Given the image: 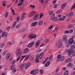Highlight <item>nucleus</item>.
<instances>
[{
    "label": "nucleus",
    "mask_w": 75,
    "mask_h": 75,
    "mask_svg": "<svg viewBox=\"0 0 75 75\" xmlns=\"http://www.w3.org/2000/svg\"><path fill=\"white\" fill-rule=\"evenodd\" d=\"M65 59V57L64 56L61 57V56L60 55H59L57 56V62L59 61H62L64 60Z\"/></svg>",
    "instance_id": "1"
},
{
    "label": "nucleus",
    "mask_w": 75,
    "mask_h": 75,
    "mask_svg": "<svg viewBox=\"0 0 75 75\" xmlns=\"http://www.w3.org/2000/svg\"><path fill=\"white\" fill-rule=\"evenodd\" d=\"M16 55L17 57H20L21 55V49H18Z\"/></svg>",
    "instance_id": "2"
},
{
    "label": "nucleus",
    "mask_w": 75,
    "mask_h": 75,
    "mask_svg": "<svg viewBox=\"0 0 75 75\" xmlns=\"http://www.w3.org/2000/svg\"><path fill=\"white\" fill-rule=\"evenodd\" d=\"M28 37V38H30V39L35 38H36V35H34L33 34H31L29 35Z\"/></svg>",
    "instance_id": "3"
},
{
    "label": "nucleus",
    "mask_w": 75,
    "mask_h": 75,
    "mask_svg": "<svg viewBox=\"0 0 75 75\" xmlns=\"http://www.w3.org/2000/svg\"><path fill=\"white\" fill-rule=\"evenodd\" d=\"M56 46H59V47L60 48V47H61L62 46V42H57L56 43Z\"/></svg>",
    "instance_id": "4"
},
{
    "label": "nucleus",
    "mask_w": 75,
    "mask_h": 75,
    "mask_svg": "<svg viewBox=\"0 0 75 75\" xmlns=\"http://www.w3.org/2000/svg\"><path fill=\"white\" fill-rule=\"evenodd\" d=\"M74 42V38H71L69 39V42L70 44H72Z\"/></svg>",
    "instance_id": "5"
},
{
    "label": "nucleus",
    "mask_w": 75,
    "mask_h": 75,
    "mask_svg": "<svg viewBox=\"0 0 75 75\" xmlns=\"http://www.w3.org/2000/svg\"><path fill=\"white\" fill-rule=\"evenodd\" d=\"M15 64H13L11 67V70H12V72H16V69H15Z\"/></svg>",
    "instance_id": "6"
},
{
    "label": "nucleus",
    "mask_w": 75,
    "mask_h": 75,
    "mask_svg": "<svg viewBox=\"0 0 75 75\" xmlns=\"http://www.w3.org/2000/svg\"><path fill=\"white\" fill-rule=\"evenodd\" d=\"M34 44V42H32L31 43H29L28 45V47L29 48H31L33 45Z\"/></svg>",
    "instance_id": "7"
},
{
    "label": "nucleus",
    "mask_w": 75,
    "mask_h": 75,
    "mask_svg": "<svg viewBox=\"0 0 75 75\" xmlns=\"http://www.w3.org/2000/svg\"><path fill=\"white\" fill-rule=\"evenodd\" d=\"M26 14L27 13H24L21 14L22 16L21 18V20H24V18L25 17V16L26 15Z\"/></svg>",
    "instance_id": "8"
},
{
    "label": "nucleus",
    "mask_w": 75,
    "mask_h": 75,
    "mask_svg": "<svg viewBox=\"0 0 75 75\" xmlns=\"http://www.w3.org/2000/svg\"><path fill=\"white\" fill-rule=\"evenodd\" d=\"M38 14H35L33 17V20L34 21H36V20L38 19Z\"/></svg>",
    "instance_id": "9"
},
{
    "label": "nucleus",
    "mask_w": 75,
    "mask_h": 75,
    "mask_svg": "<svg viewBox=\"0 0 75 75\" xmlns=\"http://www.w3.org/2000/svg\"><path fill=\"white\" fill-rule=\"evenodd\" d=\"M37 24H38V22H37V21L34 22L31 24V27H34V26H35Z\"/></svg>",
    "instance_id": "10"
},
{
    "label": "nucleus",
    "mask_w": 75,
    "mask_h": 75,
    "mask_svg": "<svg viewBox=\"0 0 75 75\" xmlns=\"http://www.w3.org/2000/svg\"><path fill=\"white\" fill-rule=\"evenodd\" d=\"M65 16H64L62 17V18H60L58 20V21H64L65 19Z\"/></svg>",
    "instance_id": "11"
},
{
    "label": "nucleus",
    "mask_w": 75,
    "mask_h": 75,
    "mask_svg": "<svg viewBox=\"0 0 75 75\" xmlns=\"http://www.w3.org/2000/svg\"><path fill=\"white\" fill-rule=\"evenodd\" d=\"M35 14V11H33L30 13L29 16L31 17H33V16Z\"/></svg>",
    "instance_id": "12"
},
{
    "label": "nucleus",
    "mask_w": 75,
    "mask_h": 75,
    "mask_svg": "<svg viewBox=\"0 0 75 75\" xmlns=\"http://www.w3.org/2000/svg\"><path fill=\"white\" fill-rule=\"evenodd\" d=\"M50 62L49 61H47L45 65V67H47L50 65Z\"/></svg>",
    "instance_id": "13"
},
{
    "label": "nucleus",
    "mask_w": 75,
    "mask_h": 75,
    "mask_svg": "<svg viewBox=\"0 0 75 75\" xmlns=\"http://www.w3.org/2000/svg\"><path fill=\"white\" fill-rule=\"evenodd\" d=\"M43 55H44V53L42 52L41 53L40 55L38 56V58L39 57L40 59H41V58H42V57Z\"/></svg>",
    "instance_id": "14"
},
{
    "label": "nucleus",
    "mask_w": 75,
    "mask_h": 75,
    "mask_svg": "<svg viewBox=\"0 0 75 75\" xmlns=\"http://www.w3.org/2000/svg\"><path fill=\"white\" fill-rule=\"evenodd\" d=\"M63 41H66L67 40V38L66 36H64L63 37Z\"/></svg>",
    "instance_id": "15"
},
{
    "label": "nucleus",
    "mask_w": 75,
    "mask_h": 75,
    "mask_svg": "<svg viewBox=\"0 0 75 75\" xmlns=\"http://www.w3.org/2000/svg\"><path fill=\"white\" fill-rule=\"evenodd\" d=\"M36 59H35L36 62H39V59L38 58V55L37 54L36 56Z\"/></svg>",
    "instance_id": "16"
},
{
    "label": "nucleus",
    "mask_w": 75,
    "mask_h": 75,
    "mask_svg": "<svg viewBox=\"0 0 75 75\" xmlns=\"http://www.w3.org/2000/svg\"><path fill=\"white\" fill-rule=\"evenodd\" d=\"M25 65H26V63H23V64H21L20 67V68H24V67H25Z\"/></svg>",
    "instance_id": "17"
},
{
    "label": "nucleus",
    "mask_w": 75,
    "mask_h": 75,
    "mask_svg": "<svg viewBox=\"0 0 75 75\" xmlns=\"http://www.w3.org/2000/svg\"><path fill=\"white\" fill-rule=\"evenodd\" d=\"M74 14V13L72 12H70L68 15L67 16L69 17H71V16H72Z\"/></svg>",
    "instance_id": "18"
},
{
    "label": "nucleus",
    "mask_w": 75,
    "mask_h": 75,
    "mask_svg": "<svg viewBox=\"0 0 75 75\" xmlns=\"http://www.w3.org/2000/svg\"><path fill=\"white\" fill-rule=\"evenodd\" d=\"M40 40H38L37 42L35 43V45H37V46H38L39 45H40Z\"/></svg>",
    "instance_id": "19"
},
{
    "label": "nucleus",
    "mask_w": 75,
    "mask_h": 75,
    "mask_svg": "<svg viewBox=\"0 0 75 75\" xmlns=\"http://www.w3.org/2000/svg\"><path fill=\"white\" fill-rule=\"evenodd\" d=\"M16 24H17V21H16L14 22V23L13 24V25H12V26L11 27V28H14L15 27V26L16 25Z\"/></svg>",
    "instance_id": "20"
},
{
    "label": "nucleus",
    "mask_w": 75,
    "mask_h": 75,
    "mask_svg": "<svg viewBox=\"0 0 75 75\" xmlns=\"http://www.w3.org/2000/svg\"><path fill=\"white\" fill-rule=\"evenodd\" d=\"M31 65V63H28L27 64H26L25 67V69H27V68H28L29 66H30Z\"/></svg>",
    "instance_id": "21"
},
{
    "label": "nucleus",
    "mask_w": 75,
    "mask_h": 75,
    "mask_svg": "<svg viewBox=\"0 0 75 75\" xmlns=\"http://www.w3.org/2000/svg\"><path fill=\"white\" fill-rule=\"evenodd\" d=\"M72 53V50H71V49H69V53H68V55L69 56L71 55V54Z\"/></svg>",
    "instance_id": "22"
},
{
    "label": "nucleus",
    "mask_w": 75,
    "mask_h": 75,
    "mask_svg": "<svg viewBox=\"0 0 75 75\" xmlns=\"http://www.w3.org/2000/svg\"><path fill=\"white\" fill-rule=\"evenodd\" d=\"M28 48H26L25 49L24 51V54H25V53H27L28 52Z\"/></svg>",
    "instance_id": "23"
},
{
    "label": "nucleus",
    "mask_w": 75,
    "mask_h": 75,
    "mask_svg": "<svg viewBox=\"0 0 75 75\" xmlns=\"http://www.w3.org/2000/svg\"><path fill=\"white\" fill-rule=\"evenodd\" d=\"M67 5V4L65 3L64 4L62 5L61 6V8L62 9H64V8H65V6Z\"/></svg>",
    "instance_id": "24"
},
{
    "label": "nucleus",
    "mask_w": 75,
    "mask_h": 75,
    "mask_svg": "<svg viewBox=\"0 0 75 75\" xmlns=\"http://www.w3.org/2000/svg\"><path fill=\"white\" fill-rule=\"evenodd\" d=\"M65 46L66 47H68L70 46V43H66L65 44Z\"/></svg>",
    "instance_id": "25"
},
{
    "label": "nucleus",
    "mask_w": 75,
    "mask_h": 75,
    "mask_svg": "<svg viewBox=\"0 0 75 75\" xmlns=\"http://www.w3.org/2000/svg\"><path fill=\"white\" fill-rule=\"evenodd\" d=\"M21 27V24L20 23L18 24L16 26V28H20Z\"/></svg>",
    "instance_id": "26"
},
{
    "label": "nucleus",
    "mask_w": 75,
    "mask_h": 75,
    "mask_svg": "<svg viewBox=\"0 0 75 75\" xmlns=\"http://www.w3.org/2000/svg\"><path fill=\"white\" fill-rule=\"evenodd\" d=\"M71 58L67 59L65 61V62H66V63L69 62L71 61Z\"/></svg>",
    "instance_id": "27"
},
{
    "label": "nucleus",
    "mask_w": 75,
    "mask_h": 75,
    "mask_svg": "<svg viewBox=\"0 0 75 75\" xmlns=\"http://www.w3.org/2000/svg\"><path fill=\"white\" fill-rule=\"evenodd\" d=\"M4 35L6 37H7V35H6V33H5V32H4V33H2L1 34L2 37H4Z\"/></svg>",
    "instance_id": "28"
},
{
    "label": "nucleus",
    "mask_w": 75,
    "mask_h": 75,
    "mask_svg": "<svg viewBox=\"0 0 75 75\" xmlns=\"http://www.w3.org/2000/svg\"><path fill=\"white\" fill-rule=\"evenodd\" d=\"M38 71V70H35L33 71V74L35 75V74H37V72Z\"/></svg>",
    "instance_id": "29"
},
{
    "label": "nucleus",
    "mask_w": 75,
    "mask_h": 75,
    "mask_svg": "<svg viewBox=\"0 0 75 75\" xmlns=\"http://www.w3.org/2000/svg\"><path fill=\"white\" fill-rule=\"evenodd\" d=\"M42 24H43V21H40L38 23V24L39 25H42Z\"/></svg>",
    "instance_id": "30"
},
{
    "label": "nucleus",
    "mask_w": 75,
    "mask_h": 75,
    "mask_svg": "<svg viewBox=\"0 0 75 75\" xmlns=\"http://www.w3.org/2000/svg\"><path fill=\"white\" fill-rule=\"evenodd\" d=\"M68 71L67 70L64 73V75H68L69 74Z\"/></svg>",
    "instance_id": "31"
},
{
    "label": "nucleus",
    "mask_w": 75,
    "mask_h": 75,
    "mask_svg": "<svg viewBox=\"0 0 75 75\" xmlns=\"http://www.w3.org/2000/svg\"><path fill=\"white\" fill-rule=\"evenodd\" d=\"M48 57H47L45 60L42 62L43 64H44L47 62V60H48Z\"/></svg>",
    "instance_id": "32"
},
{
    "label": "nucleus",
    "mask_w": 75,
    "mask_h": 75,
    "mask_svg": "<svg viewBox=\"0 0 75 75\" xmlns=\"http://www.w3.org/2000/svg\"><path fill=\"white\" fill-rule=\"evenodd\" d=\"M7 56H8V57H6V59H8L9 58H10V54H7Z\"/></svg>",
    "instance_id": "33"
},
{
    "label": "nucleus",
    "mask_w": 75,
    "mask_h": 75,
    "mask_svg": "<svg viewBox=\"0 0 75 75\" xmlns=\"http://www.w3.org/2000/svg\"><path fill=\"white\" fill-rule=\"evenodd\" d=\"M49 13V15H51L52 13H53V11H48Z\"/></svg>",
    "instance_id": "34"
},
{
    "label": "nucleus",
    "mask_w": 75,
    "mask_h": 75,
    "mask_svg": "<svg viewBox=\"0 0 75 75\" xmlns=\"http://www.w3.org/2000/svg\"><path fill=\"white\" fill-rule=\"evenodd\" d=\"M72 65V63H69L67 64V66L68 67H71Z\"/></svg>",
    "instance_id": "35"
},
{
    "label": "nucleus",
    "mask_w": 75,
    "mask_h": 75,
    "mask_svg": "<svg viewBox=\"0 0 75 75\" xmlns=\"http://www.w3.org/2000/svg\"><path fill=\"white\" fill-rule=\"evenodd\" d=\"M69 49H67L65 50L64 52L65 53H68L69 52Z\"/></svg>",
    "instance_id": "36"
},
{
    "label": "nucleus",
    "mask_w": 75,
    "mask_h": 75,
    "mask_svg": "<svg viewBox=\"0 0 75 75\" xmlns=\"http://www.w3.org/2000/svg\"><path fill=\"white\" fill-rule=\"evenodd\" d=\"M71 49H74L75 48V45H73L71 46Z\"/></svg>",
    "instance_id": "37"
},
{
    "label": "nucleus",
    "mask_w": 75,
    "mask_h": 75,
    "mask_svg": "<svg viewBox=\"0 0 75 75\" xmlns=\"http://www.w3.org/2000/svg\"><path fill=\"white\" fill-rule=\"evenodd\" d=\"M72 27V25H69L68 27V29H70Z\"/></svg>",
    "instance_id": "38"
},
{
    "label": "nucleus",
    "mask_w": 75,
    "mask_h": 75,
    "mask_svg": "<svg viewBox=\"0 0 75 75\" xmlns=\"http://www.w3.org/2000/svg\"><path fill=\"white\" fill-rule=\"evenodd\" d=\"M30 7H31L32 8H35V5H32L31 4H30Z\"/></svg>",
    "instance_id": "39"
},
{
    "label": "nucleus",
    "mask_w": 75,
    "mask_h": 75,
    "mask_svg": "<svg viewBox=\"0 0 75 75\" xmlns=\"http://www.w3.org/2000/svg\"><path fill=\"white\" fill-rule=\"evenodd\" d=\"M40 2L41 3V4H42L43 2L44 1V0H39Z\"/></svg>",
    "instance_id": "40"
},
{
    "label": "nucleus",
    "mask_w": 75,
    "mask_h": 75,
    "mask_svg": "<svg viewBox=\"0 0 75 75\" xmlns=\"http://www.w3.org/2000/svg\"><path fill=\"white\" fill-rule=\"evenodd\" d=\"M61 11L58 10L56 12V13L57 14H59L61 13Z\"/></svg>",
    "instance_id": "41"
},
{
    "label": "nucleus",
    "mask_w": 75,
    "mask_h": 75,
    "mask_svg": "<svg viewBox=\"0 0 75 75\" xmlns=\"http://www.w3.org/2000/svg\"><path fill=\"white\" fill-rule=\"evenodd\" d=\"M59 70V67L57 68L56 71V72H58Z\"/></svg>",
    "instance_id": "42"
},
{
    "label": "nucleus",
    "mask_w": 75,
    "mask_h": 75,
    "mask_svg": "<svg viewBox=\"0 0 75 75\" xmlns=\"http://www.w3.org/2000/svg\"><path fill=\"white\" fill-rule=\"evenodd\" d=\"M43 16V14L42 13H40V19H41V17H42Z\"/></svg>",
    "instance_id": "43"
},
{
    "label": "nucleus",
    "mask_w": 75,
    "mask_h": 75,
    "mask_svg": "<svg viewBox=\"0 0 75 75\" xmlns=\"http://www.w3.org/2000/svg\"><path fill=\"white\" fill-rule=\"evenodd\" d=\"M23 4V3L20 2L18 4V5L19 6H21V5H22Z\"/></svg>",
    "instance_id": "44"
},
{
    "label": "nucleus",
    "mask_w": 75,
    "mask_h": 75,
    "mask_svg": "<svg viewBox=\"0 0 75 75\" xmlns=\"http://www.w3.org/2000/svg\"><path fill=\"white\" fill-rule=\"evenodd\" d=\"M71 52H72V54H73V53H74V52H75V50H73L72 49H71Z\"/></svg>",
    "instance_id": "45"
},
{
    "label": "nucleus",
    "mask_w": 75,
    "mask_h": 75,
    "mask_svg": "<svg viewBox=\"0 0 75 75\" xmlns=\"http://www.w3.org/2000/svg\"><path fill=\"white\" fill-rule=\"evenodd\" d=\"M1 48H2V47H4V44H3L2 43H1Z\"/></svg>",
    "instance_id": "46"
},
{
    "label": "nucleus",
    "mask_w": 75,
    "mask_h": 75,
    "mask_svg": "<svg viewBox=\"0 0 75 75\" xmlns=\"http://www.w3.org/2000/svg\"><path fill=\"white\" fill-rule=\"evenodd\" d=\"M69 33V31L68 30H66L64 32V33L65 34H67V33Z\"/></svg>",
    "instance_id": "47"
},
{
    "label": "nucleus",
    "mask_w": 75,
    "mask_h": 75,
    "mask_svg": "<svg viewBox=\"0 0 75 75\" xmlns=\"http://www.w3.org/2000/svg\"><path fill=\"white\" fill-rule=\"evenodd\" d=\"M49 39H46L45 41V42L47 43V42L49 41Z\"/></svg>",
    "instance_id": "48"
},
{
    "label": "nucleus",
    "mask_w": 75,
    "mask_h": 75,
    "mask_svg": "<svg viewBox=\"0 0 75 75\" xmlns=\"http://www.w3.org/2000/svg\"><path fill=\"white\" fill-rule=\"evenodd\" d=\"M69 31V33H72L73 32V30H70Z\"/></svg>",
    "instance_id": "49"
},
{
    "label": "nucleus",
    "mask_w": 75,
    "mask_h": 75,
    "mask_svg": "<svg viewBox=\"0 0 75 75\" xmlns=\"http://www.w3.org/2000/svg\"><path fill=\"white\" fill-rule=\"evenodd\" d=\"M28 58H29V56H27L25 58V60H27L28 59Z\"/></svg>",
    "instance_id": "50"
},
{
    "label": "nucleus",
    "mask_w": 75,
    "mask_h": 75,
    "mask_svg": "<svg viewBox=\"0 0 75 75\" xmlns=\"http://www.w3.org/2000/svg\"><path fill=\"white\" fill-rule=\"evenodd\" d=\"M57 20H58V18L55 17L54 20V21H57Z\"/></svg>",
    "instance_id": "51"
},
{
    "label": "nucleus",
    "mask_w": 75,
    "mask_h": 75,
    "mask_svg": "<svg viewBox=\"0 0 75 75\" xmlns=\"http://www.w3.org/2000/svg\"><path fill=\"white\" fill-rule=\"evenodd\" d=\"M54 18H55L54 17H53L52 16H51V20H54Z\"/></svg>",
    "instance_id": "52"
},
{
    "label": "nucleus",
    "mask_w": 75,
    "mask_h": 75,
    "mask_svg": "<svg viewBox=\"0 0 75 75\" xmlns=\"http://www.w3.org/2000/svg\"><path fill=\"white\" fill-rule=\"evenodd\" d=\"M11 11H12V12L13 13V14H15V12H14V10L13 9H12Z\"/></svg>",
    "instance_id": "53"
},
{
    "label": "nucleus",
    "mask_w": 75,
    "mask_h": 75,
    "mask_svg": "<svg viewBox=\"0 0 75 75\" xmlns=\"http://www.w3.org/2000/svg\"><path fill=\"white\" fill-rule=\"evenodd\" d=\"M62 68L63 70H64V71H65V70H66V69H67V68L65 67H62Z\"/></svg>",
    "instance_id": "54"
},
{
    "label": "nucleus",
    "mask_w": 75,
    "mask_h": 75,
    "mask_svg": "<svg viewBox=\"0 0 75 75\" xmlns=\"http://www.w3.org/2000/svg\"><path fill=\"white\" fill-rule=\"evenodd\" d=\"M20 17H18L17 18V20L18 21L19 20H20Z\"/></svg>",
    "instance_id": "55"
},
{
    "label": "nucleus",
    "mask_w": 75,
    "mask_h": 75,
    "mask_svg": "<svg viewBox=\"0 0 75 75\" xmlns=\"http://www.w3.org/2000/svg\"><path fill=\"white\" fill-rule=\"evenodd\" d=\"M41 51H42V50L41 49H39L38 51V52H41Z\"/></svg>",
    "instance_id": "56"
},
{
    "label": "nucleus",
    "mask_w": 75,
    "mask_h": 75,
    "mask_svg": "<svg viewBox=\"0 0 75 75\" xmlns=\"http://www.w3.org/2000/svg\"><path fill=\"white\" fill-rule=\"evenodd\" d=\"M54 8H57V4H55L54 5Z\"/></svg>",
    "instance_id": "57"
},
{
    "label": "nucleus",
    "mask_w": 75,
    "mask_h": 75,
    "mask_svg": "<svg viewBox=\"0 0 75 75\" xmlns=\"http://www.w3.org/2000/svg\"><path fill=\"white\" fill-rule=\"evenodd\" d=\"M51 58H53V55H50V59H51Z\"/></svg>",
    "instance_id": "58"
},
{
    "label": "nucleus",
    "mask_w": 75,
    "mask_h": 75,
    "mask_svg": "<svg viewBox=\"0 0 75 75\" xmlns=\"http://www.w3.org/2000/svg\"><path fill=\"white\" fill-rule=\"evenodd\" d=\"M16 62V61L15 60H14L12 62V64H14V63H15Z\"/></svg>",
    "instance_id": "59"
},
{
    "label": "nucleus",
    "mask_w": 75,
    "mask_h": 75,
    "mask_svg": "<svg viewBox=\"0 0 75 75\" xmlns=\"http://www.w3.org/2000/svg\"><path fill=\"white\" fill-rule=\"evenodd\" d=\"M6 51L2 53V55L3 56L4 55L6 54Z\"/></svg>",
    "instance_id": "60"
},
{
    "label": "nucleus",
    "mask_w": 75,
    "mask_h": 75,
    "mask_svg": "<svg viewBox=\"0 0 75 75\" xmlns=\"http://www.w3.org/2000/svg\"><path fill=\"white\" fill-rule=\"evenodd\" d=\"M42 70H40V74H42V73H43V72H42Z\"/></svg>",
    "instance_id": "61"
},
{
    "label": "nucleus",
    "mask_w": 75,
    "mask_h": 75,
    "mask_svg": "<svg viewBox=\"0 0 75 75\" xmlns=\"http://www.w3.org/2000/svg\"><path fill=\"white\" fill-rule=\"evenodd\" d=\"M51 17H55V13H53V14L52 15Z\"/></svg>",
    "instance_id": "62"
},
{
    "label": "nucleus",
    "mask_w": 75,
    "mask_h": 75,
    "mask_svg": "<svg viewBox=\"0 0 75 75\" xmlns=\"http://www.w3.org/2000/svg\"><path fill=\"white\" fill-rule=\"evenodd\" d=\"M71 75H75V71L74 72H72L71 73Z\"/></svg>",
    "instance_id": "63"
},
{
    "label": "nucleus",
    "mask_w": 75,
    "mask_h": 75,
    "mask_svg": "<svg viewBox=\"0 0 75 75\" xmlns=\"http://www.w3.org/2000/svg\"><path fill=\"white\" fill-rule=\"evenodd\" d=\"M72 22L73 23H74V24H75V20L72 21Z\"/></svg>",
    "instance_id": "64"
}]
</instances>
